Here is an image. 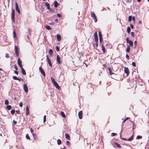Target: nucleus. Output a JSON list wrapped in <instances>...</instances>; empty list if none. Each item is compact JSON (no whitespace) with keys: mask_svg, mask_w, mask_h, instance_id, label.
I'll return each instance as SVG.
<instances>
[{"mask_svg":"<svg viewBox=\"0 0 149 149\" xmlns=\"http://www.w3.org/2000/svg\"><path fill=\"white\" fill-rule=\"evenodd\" d=\"M51 80L53 84L57 89L58 90L60 89V87L59 86L57 82L55 81L54 79L52 77L51 78Z\"/></svg>","mask_w":149,"mask_h":149,"instance_id":"1","label":"nucleus"},{"mask_svg":"<svg viewBox=\"0 0 149 149\" xmlns=\"http://www.w3.org/2000/svg\"><path fill=\"white\" fill-rule=\"evenodd\" d=\"M91 17L94 20L95 22H96L97 21V17L94 12H91Z\"/></svg>","mask_w":149,"mask_h":149,"instance_id":"2","label":"nucleus"},{"mask_svg":"<svg viewBox=\"0 0 149 149\" xmlns=\"http://www.w3.org/2000/svg\"><path fill=\"white\" fill-rule=\"evenodd\" d=\"M12 16H11V19L12 20V22H13L14 23H15V10L14 9H12Z\"/></svg>","mask_w":149,"mask_h":149,"instance_id":"3","label":"nucleus"},{"mask_svg":"<svg viewBox=\"0 0 149 149\" xmlns=\"http://www.w3.org/2000/svg\"><path fill=\"white\" fill-rule=\"evenodd\" d=\"M126 42L127 43H129L130 46L132 47L133 46V43L131 40H129V38L128 37H127L126 38Z\"/></svg>","mask_w":149,"mask_h":149,"instance_id":"4","label":"nucleus"},{"mask_svg":"<svg viewBox=\"0 0 149 149\" xmlns=\"http://www.w3.org/2000/svg\"><path fill=\"white\" fill-rule=\"evenodd\" d=\"M133 135H132L129 138L127 139L123 138L122 137H121V139H123V140L125 141H131L133 139Z\"/></svg>","mask_w":149,"mask_h":149,"instance_id":"5","label":"nucleus"},{"mask_svg":"<svg viewBox=\"0 0 149 149\" xmlns=\"http://www.w3.org/2000/svg\"><path fill=\"white\" fill-rule=\"evenodd\" d=\"M124 72L126 74V75L128 76L129 75L130 72L128 68L125 67H124Z\"/></svg>","mask_w":149,"mask_h":149,"instance_id":"6","label":"nucleus"},{"mask_svg":"<svg viewBox=\"0 0 149 149\" xmlns=\"http://www.w3.org/2000/svg\"><path fill=\"white\" fill-rule=\"evenodd\" d=\"M15 10L17 12L19 13H20V10L19 8V6H18L17 3L16 2L15 3Z\"/></svg>","mask_w":149,"mask_h":149,"instance_id":"7","label":"nucleus"},{"mask_svg":"<svg viewBox=\"0 0 149 149\" xmlns=\"http://www.w3.org/2000/svg\"><path fill=\"white\" fill-rule=\"evenodd\" d=\"M56 60L58 64H60L62 63L61 61H60V58L59 55H57L56 58Z\"/></svg>","mask_w":149,"mask_h":149,"instance_id":"8","label":"nucleus"},{"mask_svg":"<svg viewBox=\"0 0 149 149\" xmlns=\"http://www.w3.org/2000/svg\"><path fill=\"white\" fill-rule=\"evenodd\" d=\"M17 63L18 65L20 68L22 67V61L19 58L18 59Z\"/></svg>","mask_w":149,"mask_h":149,"instance_id":"9","label":"nucleus"},{"mask_svg":"<svg viewBox=\"0 0 149 149\" xmlns=\"http://www.w3.org/2000/svg\"><path fill=\"white\" fill-rule=\"evenodd\" d=\"M94 36L95 41H98V36H97V31H96L94 33Z\"/></svg>","mask_w":149,"mask_h":149,"instance_id":"10","label":"nucleus"},{"mask_svg":"<svg viewBox=\"0 0 149 149\" xmlns=\"http://www.w3.org/2000/svg\"><path fill=\"white\" fill-rule=\"evenodd\" d=\"M47 61L48 62V63H49V65L50 67H52V65L51 62V61L50 59L49 58V56H48V55H47Z\"/></svg>","mask_w":149,"mask_h":149,"instance_id":"11","label":"nucleus"},{"mask_svg":"<svg viewBox=\"0 0 149 149\" xmlns=\"http://www.w3.org/2000/svg\"><path fill=\"white\" fill-rule=\"evenodd\" d=\"M39 69L40 70V71L42 74L45 77V72L42 69V68L41 67H40L39 68Z\"/></svg>","mask_w":149,"mask_h":149,"instance_id":"12","label":"nucleus"},{"mask_svg":"<svg viewBox=\"0 0 149 149\" xmlns=\"http://www.w3.org/2000/svg\"><path fill=\"white\" fill-rule=\"evenodd\" d=\"M24 89L26 93H27L28 92V88L26 84H24Z\"/></svg>","mask_w":149,"mask_h":149,"instance_id":"13","label":"nucleus"},{"mask_svg":"<svg viewBox=\"0 0 149 149\" xmlns=\"http://www.w3.org/2000/svg\"><path fill=\"white\" fill-rule=\"evenodd\" d=\"M83 112L82 111H80L78 113V116L80 119H81L82 118Z\"/></svg>","mask_w":149,"mask_h":149,"instance_id":"14","label":"nucleus"},{"mask_svg":"<svg viewBox=\"0 0 149 149\" xmlns=\"http://www.w3.org/2000/svg\"><path fill=\"white\" fill-rule=\"evenodd\" d=\"M21 68V70L22 72V74L24 75H26V72L25 70L22 67Z\"/></svg>","mask_w":149,"mask_h":149,"instance_id":"15","label":"nucleus"},{"mask_svg":"<svg viewBox=\"0 0 149 149\" xmlns=\"http://www.w3.org/2000/svg\"><path fill=\"white\" fill-rule=\"evenodd\" d=\"M65 136L67 139L68 140H70V137L68 134L65 133Z\"/></svg>","mask_w":149,"mask_h":149,"instance_id":"16","label":"nucleus"},{"mask_svg":"<svg viewBox=\"0 0 149 149\" xmlns=\"http://www.w3.org/2000/svg\"><path fill=\"white\" fill-rule=\"evenodd\" d=\"M29 113V109L28 106H27L26 109V115H28Z\"/></svg>","mask_w":149,"mask_h":149,"instance_id":"17","label":"nucleus"},{"mask_svg":"<svg viewBox=\"0 0 149 149\" xmlns=\"http://www.w3.org/2000/svg\"><path fill=\"white\" fill-rule=\"evenodd\" d=\"M102 50L104 53H105V50L104 47V44H102L101 46Z\"/></svg>","mask_w":149,"mask_h":149,"instance_id":"18","label":"nucleus"},{"mask_svg":"<svg viewBox=\"0 0 149 149\" xmlns=\"http://www.w3.org/2000/svg\"><path fill=\"white\" fill-rule=\"evenodd\" d=\"M57 40L58 41H59L61 40V36L59 34H57Z\"/></svg>","mask_w":149,"mask_h":149,"instance_id":"19","label":"nucleus"},{"mask_svg":"<svg viewBox=\"0 0 149 149\" xmlns=\"http://www.w3.org/2000/svg\"><path fill=\"white\" fill-rule=\"evenodd\" d=\"M108 70L110 74L111 75L113 74V73L112 72V69L110 68H108Z\"/></svg>","mask_w":149,"mask_h":149,"instance_id":"20","label":"nucleus"},{"mask_svg":"<svg viewBox=\"0 0 149 149\" xmlns=\"http://www.w3.org/2000/svg\"><path fill=\"white\" fill-rule=\"evenodd\" d=\"M45 6L47 7V9H50V6H49V3H45Z\"/></svg>","mask_w":149,"mask_h":149,"instance_id":"21","label":"nucleus"},{"mask_svg":"<svg viewBox=\"0 0 149 149\" xmlns=\"http://www.w3.org/2000/svg\"><path fill=\"white\" fill-rule=\"evenodd\" d=\"M61 113L62 116L63 118H65L66 117V116L65 114L64 113L63 111H61Z\"/></svg>","mask_w":149,"mask_h":149,"instance_id":"22","label":"nucleus"},{"mask_svg":"<svg viewBox=\"0 0 149 149\" xmlns=\"http://www.w3.org/2000/svg\"><path fill=\"white\" fill-rule=\"evenodd\" d=\"M58 5V3L56 1H55L54 2V6L56 8L57 7Z\"/></svg>","mask_w":149,"mask_h":149,"instance_id":"23","label":"nucleus"},{"mask_svg":"<svg viewBox=\"0 0 149 149\" xmlns=\"http://www.w3.org/2000/svg\"><path fill=\"white\" fill-rule=\"evenodd\" d=\"M114 143L115 144V145H116L119 148H121V146H120V145L117 143L115 142Z\"/></svg>","mask_w":149,"mask_h":149,"instance_id":"24","label":"nucleus"},{"mask_svg":"<svg viewBox=\"0 0 149 149\" xmlns=\"http://www.w3.org/2000/svg\"><path fill=\"white\" fill-rule=\"evenodd\" d=\"M45 28L48 30H50L51 29V28L48 25H46Z\"/></svg>","mask_w":149,"mask_h":149,"instance_id":"25","label":"nucleus"},{"mask_svg":"<svg viewBox=\"0 0 149 149\" xmlns=\"http://www.w3.org/2000/svg\"><path fill=\"white\" fill-rule=\"evenodd\" d=\"M132 16L131 15L129 16L128 17V21L129 22H130L132 21Z\"/></svg>","mask_w":149,"mask_h":149,"instance_id":"26","label":"nucleus"},{"mask_svg":"<svg viewBox=\"0 0 149 149\" xmlns=\"http://www.w3.org/2000/svg\"><path fill=\"white\" fill-rule=\"evenodd\" d=\"M134 48H136L137 45V44L136 41H135L134 42Z\"/></svg>","mask_w":149,"mask_h":149,"instance_id":"27","label":"nucleus"},{"mask_svg":"<svg viewBox=\"0 0 149 149\" xmlns=\"http://www.w3.org/2000/svg\"><path fill=\"white\" fill-rule=\"evenodd\" d=\"M6 107L8 110H9L11 109L12 107L10 105H8L6 106Z\"/></svg>","mask_w":149,"mask_h":149,"instance_id":"28","label":"nucleus"},{"mask_svg":"<svg viewBox=\"0 0 149 149\" xmlns=\"http://www.w3.org/2000/svg\"><path fill=\"white\" fill-rule=\"evenodd\" d=\"M130 47L129 46H128L127 47V49L126 50V51L127 52H129L130 50Z\"/></svg>","mask_w":149,"mask_h":149,"instance_id":"29","label":"nucleus"},{"mask_svg":"<svg viewBox=\"0 0 149 149\" xmlns=\"http://www.w3.org/2000/svg\"><path fill=\"white\" fill-rule=\"evenodd\" d=\"M57 144L58 145H60L61 144V140L59 139H58L57 141Z\"/></svg>","mask_w":149,"mask_h":149,"instance_id":"30","label":"nucleus"},{"mask_svg":"<svg viewBox=\"0 0 149 149\" xmlns=\"http://www.w3.org/2000/svg\"><path fill=\"white\" fill-rule=\"evenodd\" d=\"M131 31L130 28V27H128L127 29V31L128 33H130Z\"/></svg>","mask_w":149,"mask_h":149,"instance_id":"31","label":"nucleus"},{"mask_svg":"<svg viewBox=\"0 0 149 149\" xmlns=\"http://www.w3.org/2000/svg\"><path fill=\"white\" fill-rule=\"evenodd\" d=\"M13 37L14 38L16 37V36H17V34L15 32V30H14L13 31Z\"/></svg>","mask_w":149,"mask_h":149,"instance_id":"32","label":"nucleus"},{"mask_svg":"<svg viewBox=\"0 0 149 149\" xmlns=\"http://www.w3.org/2000/svg\"><path fill=\"white\" fill-rule=\"evenodd\" d=\"M49 53L50 55H51L53 53V50L52 49H50L49 51Z\"/></svg>","mask_w":149,"mask_h":149,"instance_id":"33","label":"nucleus"},{"mask_svg":"<svg viewBox=\"0 0 149 149\" xmlns=\"http://www.w3.org/2000/svg\"><path fill=\"white\" fill-rule=\"evenodd\" d=\"M46 116L44 115L43 117V123H44L46 121Z\"/></svg>","mask_w":149,"mask_h":149,"instance_id":"34","label":"nucleus"},{"mask_svg":"<svg viewBox=\"0 0 149 149\" xmlns=\"http://www.w3.org/2000/svg\"><path fill=\"white\" fill-rule=\"evenodd\" d=\"M33 135V136L34 138V139H36L37 138V136L36 135V134L35 133H33L32 134Z\"/></svg>","mask_w":149,"mask_h":149,"instance_id":"35","label":"nucleus"},{"mask_svg":"<svg viewBox=\"0 0 149 149\" xmlns=\"http://www.w3.org/2000/svg\"><path fill=\"white\" fill-rule=\"evenodd\" d=\"M142 136H141L138 135L136 137V139H142Z\"/></svg>","mask_w":149,"mask_h":149,"instance_id":"36","label":"nucleus"},{"mask_svg":"<svg viewBox=\"0 0 149 149\" xmlns=\"http://www.w3.org/2000/svg\"><path fill=\"white\" fill-rule=\"evenodd\" d=\"M98 34H99V38L102 37V33L100 31H99L98 32Z\"/></svg>","mask_w":149,"mask_h":149,"instance_id":"37","label":"nucleus"},{"mask_svg":"<svg viewBox=\"0 0 149 149\" xmlns=\"http://www.w3.org/2000/svg\"><path fill=\"white\" fill-rule=\"evenodd\" d=\"M5 104L6 105H8L9 104V102L8 100H6L5 101Z\"/></svg>","mask_w":149,"mask_h":149,"instance_id":"38","label":"nucleus"},{"mask_svg":"<svg viewBox=\"0 0 149 149\" xmlns=\"http://www.w3.org/2000/svg\"><path fill=\"white\" fill-rule=\"evenodd\" d=\"M15 52H18V49L17 47L16 46H15Z\"/></svg>","mask_w":149,"mask_h":149,"instance_id":"39","label":"nucleus"},{"mask_svg":"<svg viewBox=\"0 0 149 149\" xmlns=\"http://www.w3.org/2000/svg\"><path fill=\"white\" fill-rule=\"evenodd\" d=\"M26 138L27 139H29V140L30 139L29 136V135L28 134H26Z\"/></svg>","mask_w":149,"mask_h":149,"instance_id":"40","label":"nucleus"},{"mask_svg":"<svg viewBox=\"0 0 149 149\" xmlns=\"http://www.w3.org/2000/svg\"><path fill=\"white\" fill-rule=\"evenodd\" d=\"M13 78L15 80H18V78L17 77L15 76H13Z\"/></svg>","mask_w":149,"mask_h":149,"instance_id":"41","label":"nucleus"},{"mask_svg":"<svg viewBox=\"0 0 149 149\" xmlns=\"http://www.w3.org/2000/svg\"><path fill=\"white\" fill-rule=\"evenodd\" d=\"M15 111L14 109H12L11 111V113L12 114H13L15 113Z\"/></svg>","mask_w":149,"mask_h":149,"instance_id":"42","label":"nucleus"},{"mask_svg":"<svg viewBox=\"0 0 149 149\" xmlns=\"http://www.w3.org/2000/svg\"><path fill=\"white\" fill-rule=\"evenodd\" d=\"M125 1L127 3H130L132 1V0H125Z\"/></svg>","mask_w":149,"mask_h":149,"instance_id":"43","label":"nucleus"},{"mask_svg":"<svg viewBox=\"0 0 149 149\" xmlns=\"http://www.w3.org/2000/svg\"><path fill=\"white\" fill-rule=\"evenodd\" d=\"M99 40L100 43H101L103 40L102 38H99Z\"/></svg>","mask_w":149,"mask_h":149,"instance_id":"44","label":"nucleus"},{"mask_svg":"<svg viewBox=\"0 0 149 149\" xmlns=\"http://www.w3.org/2000/svg\"><path fill=\"white\" fill-rule=\"evenodd\" d=\"M15 54L17 57H18L19 56V53L18 52H15Z\"/></svg>","mask_w":149,"mask_h":149,"instance_id":"45","label":"nucleus"},{"mask_svg":"<svg viewBox=\"0 0 149 149\" xmlns=\"http://www.w3.org/2000/svg\"><path fill=\"white\" fill-rule=\"evenodd\" d=\"M14 68H15V70H18V69L17 67V66L16 65H14Z\"/></svg>","mask_w":149,"mask_h":149,"instance_id":"46","label":"nucleus"},{"mask_svg":"<svg viewBox=\"0 0 149 149\" xmlns=\"http://www.w3.org/2000/svg\"><path fill=\"white\" fill-rule=\"evenodd\" d=\"M56 49L57 51H59V48L58 46H56Z\"/></svg>","mask_w":149,"mask_h":149,"instance_id":"47","label":"nucleus"},{"mask_svg":"<svg viewBox=\"0 0 149 149\" xmlns=\"http://www.w3.org/2000/svg\"><path fill=\"white\" fill-rule=\"evenodd\" d=\"M5 56L7 58H9L10 57V56L8 54H6Z\"/></svg>","mask_w":149,"mask_h":149,"instance_id":"48","label":"nucleus"},{"mask_svg":"<svg viewBox=\"0 0 149 149\" xmlns=\"http://www.w3.org/2000/svg\"><path fill=\"white\" fill-rule=\"evenodd\" d=\"M132 65L134 67H135L136 66V64L134 62H132Z\"/></svg>","mask_w":149,"mask_h":149,"instance_id":"49","label":"nucleus"},{"mask_svg":"<svg viewBox=\"0 0 149 149\" xmlns=\"http://www.w3.org/2000/svg\"><path fill=\"white\" fill-rule=\"evenodd\" d=\"M48 10H49L51 12H54V10L53 9L51 8H50V9Z\"/></svg>","mask_w":149,"mask_h":149,"instance_id":"50","label":"nucleus"},{"mask_svg":"<svg viewBox=\"0 0 149 149\" xmlns=\"http://www.w3.org/2000/svg\"><path fill=\"white\" fill-rule=\"evenodd\" d=\"M19 106L21 107H22L23 106V103L22 102H20L19 103Z\"/></svg>","mask_w":149,"mask_h":149,"instance_id":"51","label":"nucleus"},{"mask_svg":"<svg viewBox=\"0 0 149 149\" xmlns=\"http://www.w3.org/2000/svg\"><path fill=\"white\" fill-rule=\"evenodd\" d=\"M117 134L114 133H112L111 134V136H113L116 135Z\"/></svg>","mask_w":149,"mask_h":149,"instance_id":"52","label":"nucleus"},{"mask_svg":"<svg viewBox=\"0 0 149 149\" xmlns=\"http://www.w3.org/2000/svg\"><path fill=\"white\" fill-rule=\"evenodd\" d=\"M132 20L134 22V23H135V18L134 16L132 18Z\"/></svg>","mask_w":149,"mask_h":149,"instance_id":"53","label":"nucleus"},{"mask_svg":"<svg viewBox=\"0 0 149 149\" xmlns=\"http://www.w3.org/2000/svg\"><path fill=\"white\" fill-rule=\"evenodd\" d=\"M95 45L96 46V47H97L98 46V41H95Z\"/></svg>","mask_w":149,"mask_h":149,"instance_id":"54","label":"nucleus"},{"mask_svg":"<svg viewBox=\"0 0 149 149\" xmlns=\"http://www.w3.org/2000/svg\"><path fill=\"white\" fill-rule=\"evenodd\" d=\"M131 35L133 37H134V33L133 32H131Z\"/></svg>","mask_w":149,"mask_h":149,"instance_id":"55","label":"nucleus"},{"mask_svg":"<svg viewBox=\"0 0 149 149\" xmlns=\"http://www.w3.org/2000/svg\"><path fill=\"white\" fill-rule=\"evenodd\" d=\"M30 131H31V133H32V134H33V133H33V130L32 128H31V129H30Z\"/></svg>","mask_w":149,"mask_h":149,"instance_id":"56","label":"nucleus"},{"mask_svg":"<svg viewBox=\"0 0 149 149\" xmlns=\"http://www.w3.org/2000/svg\"><path fill=\"white\" fill-rule=\"evenodd\" d=\"M66 144L67 145H69L70 144V143L69 141H67L66 142Z\"/></svg>","mask_w":149,"mask_h":149,"instance_id":"57","label":"nucleus"},{"mask_svg":"<svg viewBox=\"0 0 149 149\" xmlns=\"http://www.w3.org/2000/svg\"><path fill=\"white\" fill-rule=\"evenodd\" d=\"M57 16L59 17L60 18L61 17V15L60 14L58 13V14H57Z\"/></svg>","mask_w":149,"mask_h":149,"instance_id":"58","label":"nucleus"},{"mask_svg":"<svg viewBox=\"0 0 149 149\" xmlns=\"http://www.w3.org/2000/svg\"><path fill=\"white\" fill-rule=\"evenodd\" d=\"M126 58L127 59H129V58H130L129 56L127 54L126 55Z\"/></svg>","mask_w":149,"mask_h":149,"instance_id":"59","label":"nucleus"},{"mask_svg":"<svg viewBox=\"0 0 149 149\" xmlns=\"http://www.w3.org/2000/svg\"><path fill=\"white\" fill-rule=\"evenodd\" d=\"M17 80H18L20 81H23V79L21 78H20L19 79H18Z\"/></svg>","mask_w":149,"mask_h":149,"instance_id":"60","label":"nucleus"},{"mask_svg":"<svg viewBox=\"0 0 149 149\" xmlns=\"http://www.w3.org/2000/svg\"><path fill=\"white\" fill-rule=\"evenodd\" d=\"M14 72H15V74H18V71H16V70Z\"/></svg>","mask_w":149,"mask_h":149,"instance_id":"61","label":"nucleus"},{"mask_svg":"<svg viewBox=\"0 0 149 149\" xmlns=\"http://www.w3.org/2000/svg\"><path fill=\"white\" fill-rule=\"evenodd\" d=\"M13 123L15 124H16L17 123V122L16 121H15V120H13Z\"/></svg>","mask_w":149,"mask_h":149,"instance_id":"62","label":"nucleus"},{"mask_svg":"<svg viewBox=\"0 0 149 149\" xmlns=\"http://www.w3.org/2000/svg\"><path fill=\"white\" fill-rule=\"evenodd\" d=\"M130 26L132 29H133L134 28V26L133 25L131 24H130Z\"/></svg>","mask_w":149,"mask_h":149,"instance_id":"63","label":"nucleus"},{"mask_svg":"<svg viewBox=\"0 0 149 149\" xmlns=\"http://www.w3.org/2000/svg\"><path fill=\"white\" fill-rule=\"evenodd\" d=\"M16 112L18 114L20 113V111L19 110L16 111Z\"/></svg>","mask_w":149,"mask_h":149,"instance_id":"64","label":"nucleus"}]
</instances>
